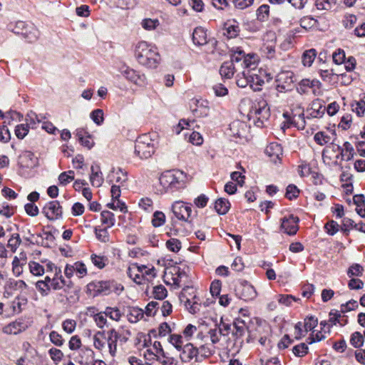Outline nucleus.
Here are the masks:
<instances>
[{
    "mask_svg": "<svg viewBox=\"0 0 365 365\" xmlns=\"http://www.w3.org/2000/svg\"><path fill=\"white\" fill-rule=\"evenodd\" d=\"M135 56L140 64L150 68H155L160 61L157 48L146 41L136 45Z\"/></svg>",
    "mask_w": 365,
    "mask_h": 365,
    "instance_id": "1",
    "label": "nucleus"
},
{
    "mask_svg": "<svg viewBox=\"0 0 365 365\" xmlns=\"http://www.w3.org/2000/svg\"><path fill=\"white\" fill-rule=\"evenodd\" d=\"M73 286L71 280L61 279L60 275L56 277L46 276L43 280L36 282V288L41 296L48 295L51 290L56 291L64 289V291L72 288Z\"/></svg>",
    "mask_w": 365,
    "mask_h": 365,
    "instance_id": "2",
    "label": "nucleus"
},
{
    "mask_svg": "<svg viewBox=\"0 0 365 365\" xmlns=\"http://www.w3.org/2000/svg\"><path fill=\"white\" fill-rule=\"evenodd\" d=\"M250 119L253 118L255 124L259 128L264 126V122L270 117V110L267 101L262 98L252 103L248 113Z\"/></svg>",
    "mask_w": 365,
    "mask_h": 365,
    "instance_id": "3",
    "label": "nucleus"
},
{
    "mask_svg": "<svg viewBox=\"0 0 365 365\" xmlns=\"http://www.w3.org/2000/svg\"><path fill=\"white\" fill-rule=\"evenodd\" d=\"M185 175L182 171L167 170L160 177L161 185L166 190H178L184 187L185 184Z\"/></svg>",
    "mask_w": 365,
    "mask_h": 365,
    "instance_id": "4",
    "label": "nucleus"
},
{
    "mask_svg": "<svg viewBox=\"0 0 365 365\" xmlns=\"http://www.w3.org/2000/svg\"><path fill=\"white\" fill-rule=\"evenodd\" d=\"M155 152L154 140L150 134L145 133L140 135L135 145V154L140 159H148Z\"/></svg>",
    "mask_w": 365,
    "mask_h": 365,
    "instance_id": "5",
    "label": "nucleus"
},
{
    "mask_svg": "<svg viewBox=\"0 0 365 365\" xmlns=\"http://www.w3.org/2000/svg\"><path fill=\"white\" fill-rule=\"evenodd\" d=\"M171 209L176 218L185 222H189L192 213L191 205L182 201H175L172 205Z\"/></svg>",
    "mask_w": 365,
    "mask_h": 365,
    "instance_id": "6",
    "label": "nucleus"
},
{
    "mask_svg": "<svg viewBox=\"0 0 365 365\" xmlns=\"http://www.w3.org/2000/svg\"><path fill=\"white\" fill-rule=\"evenodd\" d=\"M42 212L48 220L53 221L62 217L63 210L58 200H53L44 205Z\"/></svg>",
    "mask_w": 365,
    "mask_h": 365,
    "instance_id": "7",
    "label": "nucleus"
},
{
    "mask_svg": "<svg viewBox=\"0 0 365 365\" xmlns=\"http://www.w3.org/2000/svg\"><path fill=\"white\" fill-rule=\"evenodd\" d=\"M232 327L233 329L232 330V334L236 342H238L240 340H241L246 331H247L249 334L247 338V342L250 343L254 340V338L252 336L244 320L235 319L233 321Z\"/></svg>",
    "mask_w": 365,
    "mask_h": 365,
    "instance_id": "8",
    "label": "nucleus"
},
{
    "mask_svg": "<svg viewBox=\"0 0 365 365\" xmlns=\"http://www.w3.org/2000/svg\"><path fill=\"white\" fill-rule=\"evenodd\" d=\"M121 74L130 83L138 86H143L146 83L145 76L138 71L129 67L122 68Z\"/></svg>",
    "mask_w": 365,
    "mask_h": 365,
    "instance_id": "9",
    "label": "nucleus"
},
{
    "mask_svg": "<svg viewBox=\"0 0 365 365\" xmlns=\"http://www.w3.org/2000/svg\"><path fill=\"white\" fill-rule=\"evenodd\" d=\"M149 344H151V339L150 336L148 341L145 340L144 343V346L147 347L146 351L144 352V357L146 360L152 361L158 359L159 355L165 356V352L160 341H155L151 347Z\"/></svg>",
    "mask_w": 365,
    "mask_h": 365,
    "instance_id": "10",
    "label": "nucleus"
},
{
    "mask_svg": "<svg viewBox=\"0 0 365 365\" xmlns=\"http://www.w3.org/2000/svg\"><path fill=\"white\" fill-rule=\"evenodd\" d=\"M236 294L245 301L254 299L257 297L255 287L247 281H242L235 289Z\"/></svg>",
    "mask_w": 365,
    "mask_h": 365,
    "instance_id": "11",
    "label": "nucleus"
},
{
    "mask_svg": "<svg viewBox=\"0 0 365 365\" xmlns=\"http://www.w3.org/2000/svg\"><path fill=\"white\" fill-rule=\"evenodd\" d=\"M88 292L93 296L98 294L107 295L111 291L110 282L108 281H96L87 285Z\"/></svg>",
    "mask_w": 365,
    "mask_h": 365,
    "instance_id": "12",
    "label": "nucleus"
},
{
    "mask_svg": "<svg viewBox=\"0 0 365 365\" xmlns=\"http://www.w3.org/2000/svg\"><path fill=\"white\" fill-rule=\"evenodd\" d=\"M299 218L291 215L282 219L281 228L289 235H294L298 230Z\"/></svg>",
    "mask_w": 365,
    "mask_h": 365,
    "instance_id": "13",
    "label": "nucleus"
},
{
    "mask_svg": "<svg viewBox=\"0 0 365 365\" xmlns=\"http://www.w3.org/2000/svg\"><path fill=\"white\" fill-rule=\"evenodd\" d=\"M28 328L27 322L23 319H18L9 323L3 328V331L7 334H18Z\"/></svg>",
    "mask_w": 365,
    "mask_h": 365,
    "instance_id": "14",
    "label": "nucleus"
},
{
    "mask_svg": "<svg viewBox=\"0 0 365 365\" xmlns=\"http://www.w3.org/2000/svg\"><path fill=\"white\" fill-rule=\"evenodd\" d=\"M180 358L182 362L188 363L194 358H197L199 354V349L194 346L192 344L187 343L182 346L180 351Z\"/></svg>",
    "mask_w": 365,
    "mask_h": 365,
    "instance_id": "15",
    "label": "nucleus"
},
{
    "mask_svg": "<svg viewBox=\"0 0 365 365\" xmlns=\"http://www.w3.org/2000/svg\"><path fill=\"white\" fill-rule=\"evenodd\" d=\"M229 130L230 135L242 138L246 137L248 127L245 122L237 120L230 124Z\"/></svg>",
    "mask_w": 365,
    "mask_h": 365,
    "instance_id": "16",
    "label": "nucleus"
},
{
    "mask_svg": "<svg viewBox=\"0 0 365 365\" xmlns=\"http://www.w3.org/2000/svg\"><path fill=\"white\" fill-rule=\"evenodd\" d=\"M264 152L270 160L276 163L281 160L283 150L279 143H271L266 147Z\"/></svg>",
    "mask_w": 365,
    "mask_h": 365,
    "instance_id": "17",
    "label": "nucleus"
},
{
    "mask_svg": "<svg viewBox=\"0 0 365 365\" xmlns=\"http://www.w3.org/2000/svg\"><path fill=\"white\" fill-rule=\"evenodd\" d=\"M224 35L229 38L237 37L240 31L239 23L235 20H228L224 24Z\"/></svg>",
    "mask_w": 365,
    "mask_h": 365,
    "instance_id": "18",
    "label": "nucleus"
},
{
    "mask_svg": "<svg viewBox=\"0 0 365 365\" xmlns=\"http://www.w3.org/2000/svg\"><path fill=\"white\" fill-rule=\"evenodd\" d=\"M277 87L286 89L294 82V75L291 71H282L277 76Z\"/></svg>",
    "mask_w": 365,
    "mask_h": 365,
    "instance_id": "19",
    "label": "nucleus"
},
{
    "mask_svg": "<svg viewBox=\"0 0 365 365\" xmlns=\"http://www.w3.org/2000/svg\"><path fill=\"white\" fill-rule=\"evenodd\" d=\"M261 74L262 72L259 70L250 71V87L255 91H260L261 86L264 83V77Z\"/></svg>",
    "mask_w": 365,
    "mask_h": 365,
    "instance_id": "20",
    "label": "nucleus"
},
{
    "mask_svg": "<svg viewBox=\"0 0 365 365\" xmlns=\"http://www.w3.org/2000/svg\"><path fill=\"white\" fill-rule=\"evenodd\" d=\"M116 336L117 331L113 328L106 332V344L112 356H114L117 351L118 339Z\"/></svg>",
    "mask_w": 365,
    "mask_h": 365,
    "instance_id": "21",
    "label": "nucleus"
},
{
    "mask_svg": "<svg viewBox=\"0 0 365 365\" xmlns=\"http://www.w3.org/2000/svg\"><path fill=\"white\" fill-rule=\"evenodd\" d=\"M39 31L34 24H27L21 36L29 43H33L37 41L39 37Z\"/></svg>",
    "mask_w": 365,
    "mask_h": 365,
    "instance_id": "22",
    "label": "nucleus"
},
{
    "mask_svg": "<svg viewBox=\"0 0 365 365\" xmlns=\"http://www.w3.org/2000/svg\"><path fill=\"white\" fill-rule=\"evenodd\" d=\"M192 41L197 46H203L207 43V33L202 27L195 29L192 33Z\"/></svg>",
    "mask_w": 365,
    "mask_h": 365,
    "instance_id": "23",
    "label": "nucleus"
},
{
    "mask_svg": "<svg viewBox=\"0 0 365 365\" xmlns=\"http://www.w3.org/2000/svg\"><path fill=\"white\" fill-rule=\"evenodd\" d=\"M185 306L191 314H196L200 311L202 302L200 297L195 295L192 299H186Z\"/></svg>",
    "mask_w": 365,
    "mask_h": 365,
    "instance_id": "24",
    "label": "nucleus"
},
{
    "mask_svg": "<svg viewBox=\"0 0 365 365\" xmlns=\"http://www.w3.org/2000/svg\"><path fill=\"white\" fill-rule=\"evenodd\" d=\"M90 181L93 186L100 187L103 182V174L98 165L91 166V174L90 175Z\"/></svg>",
    "mask_w": 365,
    "mask_h": 365,
    "instance_id": "25",
    "label": "nucleus"
},
{
    "mask_svg": "<svg viewBox=\"0 0 365 365\" xmlns=\"http://www.w3.org/2000/svg\"><path fill=\"white\" fill-rule=\"evenodd\" d=\"M143 309L136 307H129L126 309L127 319L131 323L138 322L143 317Z\"/></svg>",
    "mask_w": 365,
    "mask_h": 365,
    "instance_id": "26",
    "label": "nucleus"
},
{
    "mask_svg": "<svg viewBox=\"0 0 365 365\" xmlns=\"http://www.w3.org/2000/svg\"><path fill=\"white\" fill-rule=\"evenodd\" d=\"M237 68L233 64V62L226 61L224 62L220 68V73L222 78L230 79L231 78L235 71H237Z\"/></svg>",
    "mask_w": 365,
    "mask_h": 365,
    "instance_id": "27",
    "label": "nucleus"
},
{
    "mask_svg": "<svg viewBox=\"0 0 365 365\" xmlns=\"http://www.w3.org/2000/svg\"><path fill=\"white\" fill-rule=\"evenodd\" d=\"M93 346L99 350L103 351L106 347V332L98 331L93 336Z\"/></svg>",
    "mask_w": 365,
    "mask_h": 365,
    "instance_id": "28",
    "label": "nucleus"
},
{
    "mask_svg": "<svg viewBox=\"0 0 365 365\" xmlns=\"http://www.w3.org/2000/svg\"><path fill=\"white\" fill-rule=\"evenodd\" d=\"M108 178H112L109 180L110 182L115 181L118 184L117 185L120 186H123L128 180L127 173L123 171L120 168H118L115 171L113 170L112 173L109 175Z\"/></svg>",
    "mask_w": 365,
    "mask_h": 365,
    "instance_id": "29",
    "label": "nucleus"
},
{
    "mask_svg": "<svg viewBox=\"0 0 365 365\" xmlns=\"http://www.w3.org/2000/svg\"><path fill=\"white\" fill-rule=\"evenodd\" d=\"M21 165L24 168H33L36 166L37 163V158L31 151L24 152L21 156Z\"/></svg>",
    "mask_w": 365,
    "mask_h": 365,
    "instance_id": "30",
    "label": "nucleus"
},
{
    "mask_svg": "<svg viewBox=\"0 0 365 365\" xmlns=\"http://www.w3.org/2000/svg\"><path fill=\"white\" fill-rule=\"evenodd\" d=\"M214 207L219 215H225L230 208V203L228 200L220 197L215 201Z\"/></svg>",
    "mask_w": 365,
    "mask_h": 365,
    "instance_id": "31",
    "label": "nucleus"
},
{
    "mask_svg": "<svg viewBox=\"0 0 365 365\" xmlns=\"http://www.w3.org/2000/svg\"><path fill=\"white\" fill-rule=\"evenodd\" d=\"M250 70H243L242 72L237 74L236 83L240 88H245L250 86Z\"/></svg>",
    "mask_w": 365,
    "mask_h": 365,
    "instance_id": "32",
    "label": "nucleus"
},
{
    "mask_svg": "<svg viewBox=\"0 0 365 365\" xmlns=\"http://www.w3.org/2000/svg\"><path fill=\"white\" fill-rule=\"evenodd\" d=\"M101 222L105 227L110 228L115 225L114 214L110 211L104 210L101 213Z\"/></svg>",
    "mask_w": 365,
    "mask_h": 365,
    "instance_id": "33",
    "label": "nucleus"
},
{
    "mask_svg": "<svg viewBox=\"0 0 365 365\" xmlns=\"http://www.w3.org/2000/svg\"><path fill=\"white\" fill-rule=\"evenodd\" d=\"M317 56V51L312 48L304 52L302 58V63L304 66H311Z\"/></svg>",
    "mask_w": 365,
    "mask_h": 365,
    "instance_id": "34",
    "label": "nucleus"
},
{
    "mask_svg": "<svg viewBox=\"0 0 365 365\" xmlns=\"http://www.w3.org/2000/svg\"><path fill=\"white\" fill-rule=\"evenodd\" d=\"M257 19L258 21H266L269 16V6L267 4L261 5L256 11Z\"/></svg>",
    "mask_w": 365,
    "mask_h": 365,
    "instance_id": "35",
    "label": "nucleus"
},
{
    "mask_svg": "<svg viewBox=\"0 0 365 365\" xmlns=\"http://www.w3.org/2000/svg\"><path fill=\"white\" fill-rule=\"evenodd\" d=\"M240 67L244 68V70H250L251 71L257 70L256 60L254 56L247 55L241 63Z\"/></svg>",
    "mask_w": 365,
    "mask_h": 365,
    "instance_id": "36",
    "label": "nucleus"
},
{
    "mask_svg": "<svg viewBox=\"0 0 365 365\" xmlns=\"http://www.w3.org/2000/svg\"><path fill=\"white\" fill-rule=\"evenodd\" d=\"M140 25L145 30L153 31L160 26V21L158 19L145 18L142 20Z\"/></svg>",
    "mask_w": 365,
    "mask_h": 365,
    "instance_id": "37",
    "label": "nucleus"
},
{
    "mask_svg": "<svg viewBox=\"0 0 365 365\" xmlns=\"http://www.w3.org/2000/svg\"><path fill=\"white\" fill-rule=\"evenodd\" d=\"M26 125H28L29 128H35L36 125L41 121V118L34 111H29L26 116Z\"/></svg>",
    "mask_w": 365,
    "mask_h": 365,
    "instance_id": "38",
    "label": "nucleus"
},
{
    "mask_svg": "<svg viewBox=\"0 0 365 365\" xmlns=\"http://www.w3.org/2000/svg\"><path fill=\"white\" fill-rule=\"evenodd\" d=\"M168 341L178 351H181V349H182V346H184L182 336L180 334H170L168 339Z\"/></svg>",
    "mask_w": 365,
    "mask_h": 365,
    "instance_id": "39",
    "label": "nucleus"
},
{
    "mask_svg": "<svg viewBox=\"0 0 365 365\" xmlns=\"http://www.w3.org/2000/svg\"><path fill=\"white\" fill-rule=\"evenodd\" d=\"M58 183L61 186H66L74 180V171L68 170L61 173L58 176Z\"/></svg>",
    "mask_w": 365,
    "mask_h": 365,
    "instance_id": "40",
    "label": "nucleus"
},
{
    "mask_svg": "<svg viewBox=\"0 0 365 365\" xmlns=\"http://www.w3.org/2000/svg\"><path fill=\"white\" fill-rule=\"evenodd\" d=\"M104 314L110 319L118 322L121 318V312L118 307H107L105 309Z\"/></svg>",
    "mask_w": 365,
    "mask_h": 365,
    "instance_id": "41",
    "label": "nucleus"
},
{
    "mask_svg": "<svg viewBox=\"0 0 365 365\" xmlns=\"http://www.w3.org/2000/svg\"><path fill=\"white\" fill-rule=\"evenodd\" d=\"M108 227H96L94 229V232L96 234V238L101 242H107L109 241V233L108 231Z\"/></svg>",
    "mask_w": 365,
    "mask_h": 365,
    "instance_id": "42",
    "label": "nucleus"
},
{
    "mask_svg": "<svg viewBox=\"0 0 365 365\" xmlns=\"http://www.w3.org/2000/svg\"><path fill=\"white\" fill-rule=\"evenodd\" d=\"M92 263L98 269H103L108 262V258L105 256L92 254L91 256Z\"/></svg>",
    "mask_w": 365,
    "mask_h": 365,
    "instance_id": "43",
    "label": "nucleus"
},
{
    "mask_svg": "<svg viewBox=\"0 0 365 365\" xmlns=\"http://www.w3.org/2000/svg\"><path fill=\"white\" fill-rule=\"evenodd\" d=\"M364 269L359 264L355 263L349 267L347 271L349 277H361L363 274Z\"/></svg>",
    "mask_w": 365,
    "mask_h": 365,
    "instance_id": "44",
    "label": "nucleus"
},
{
    "mask_svg": "<svg viewBox=\"0 0 365 365\" xmlns=\"http://www.w3.org/2000/svg\"><path fill=\"white\" fill-rule=\"evenodd\" d=\"M336 4V0H316L315 6L319 10H329Z\"/></svg>",
    "mask_w": 365,
    "mask_h": 365,
    "instance_id": "45",
    "label": "nucleus"
},
{
    "mask_svg": "<svg viewBox=\"0 0 365 365\" xmlns=\"http://www.w3.org/2000/svg\"><path fill=\"white\" fill-rule=\"evenodd\" d=\"M29 267L30 272L34 276H41L45 272L43 267L38 262H30Z\"/></svg>",
    "mask_w": 365,
    "mask_h": 365,
    "instance_id": "46",
    "label": "nucleus"
},
{
    "mask_svg": "<svg viewBox=\"0 0 365 365\" xmlns=\"http://www.w3.org/2000/svg\"><path fill=\"white\" fill-rule=\"evenodd\" d=\"M246 56H247V55H245V52L242 50L237 48L232 54L230 61L233 62V64L235 66V64H237V66H240L241 63L242 62V61L244 60V58Z\"/></svg>",
    "mask_w": 365,
    "mask_h": 365,
    "instance_id": "47",
    "label": "nucleus"
},
{
    "mask_svg": "<svg viewBox=\"0 0 365 365\" xmlns=\"http://www.w3.org/2000/svg\"><path fill=\"white\" fill-rule=\"evenodd\" d=\"M153 294L155 299L162 300L167 297L168 291L163 285H158L153 288Z\"/></svg>",
    "mask_w": 365,
    "mask_h": 365,
    "instance_id": "48",
    "label": "nucleus"
},
{
    "mask_svg": "<svg viewBox=\"0 0 365 365\" xmlns=\"http://www.w3.org/2000/svg\"><path fill=\"white\" fill-rule=\"evenodd\" d=\"M27 24H26L24 21H19L16 22L14 25H13L12 24H10L9 25V30L14 32V34L21 35L22 33L24 32V29H26Z\"/></svg>",
    "mask_w": 365,
    "mask_h": 365,
    "instance_id": "49",
    "label": "nucleus"
},
{
    "mask_svg": "<svg viewBox=\"0 0 365 365\" xmlns=\"http://www.w3.org/2000/svg\"><path fill=\"white\" fill-rule=\"evenodd\" d=\"M215 326L219 329L220 334H221L222 336H228L231 331L232 324L224 322L222 318L220 319L219 323H216Z\"/></svg>",
    "mask_w": 365,
    "mask_h": 365,
    "instance_id": "50",
    "label": "nucleus"
},
{
    "mask_svg": "<svg viewBox=\"0 0 365 365\" xmlns=\"http://www.w3.org/2000/svg\"><path fill=\"white\" fill-rule=\"evenodd\" d=\"M311 80L308 78L302 79L297 86V91L300 94L307 93L309 89L311 88Z\"/></svg>",
    "mask_w": 365,
    "mask_h": 365,
    "instance_id": "51",
    "label": "nucleus"
},
{
    "mask_svg": "<svg viewBox=\"0 0 365 365\" xmlns=\"http://www.w3.org/2000/svg\"><path fill=\"white\" fill-rule=\"evenodd\" d=\"M308 346L304 343H301L294 346L292 349L293 354L298 357H302L308 353Z\"/></svg>",
    "mask_w": 365,
    "mask_h": 365,
    "instance_id": "52",
    "label": "nucleus"
},
{
    "mask_svg": "<svg viewBox=\"0 0 365 365\" xmlns=\"http://www.w3.org/2000/svg\"><path fill=\"white\" fill-rule=\"evenodd\" d=\"M91 118L98 125L103 123V111L101 109H96L91 113Z\"/></svg>",
    "mask_w": 365,
    "mask_h": 365,
    "instance_id": "53",
    "label": "nucleus"
},
{
    "mask_svg": "<svg viewBox=\"0 0 365 365\" xmlns=\"http://www.w3.org/2000/svg\"><path fill=\"white\" fill-rule=\"evenodd\" d=\"M107 317L104 312H101L94 314L93 319L96 326L100 329H103L107 324Z\"/></svg>",
    "mask_w": 365,
    "mask_h": 365,
    "instance_id": "54",
    "label": "nucleus"
},
{
    "mask_svg": "<svg viewBox=\"0 0 365 365\" xmlns=\"http://www.w3.org/2000/svg\"><path fill=\"white\" fill-rule=\"evenodd\" d=\"M299 193L298 187L293 184H290L287 187L285 197L289 200L295 199L298 197Z\"/></svg>",
    "mask_w": 365,
    "mask_h": 365,
    "instance_id": "55",
    "label": "nucleus"
},
{
    "mask_svg": "<svg viewBox=\"0 0 365 365\" xmlns=\"http://www.w3.org/2000/svg\"><path fill=\"white\" fill-rule=\"evenodd\" d=\"M364 342V336L359 331L354 332L350 339V343L354 347L362 346Z\"/></svg>",
    "mask_w": 365,
    "mask_h": 365,
    "instance_id": "56",
    "label": "nucleus"
},
{
    "mask_svg": "<svg viewBox=\"0 0 365 365\" xmlns=\"http://www.w3.org/2000/svg\"><path fill=\"white\" fill-rule=\"evenodd\" d=\"M165 221V216L163 212L156 211L153 214L152 224L154 227H158L163 225Z\"/></svg>",
    "mask_w": 365,
    "mask_h": 365,
    "instance_id": "57",
    "label": "nucleus"
},
{
    "mask_svg": "<svg viewBox=\"0 0 365 365\" xmlns=\"http://www.w3.org/2000/svg\"><path fill=\"white\" fill-rule=\"evenodd\" d=\"M21 240L19 234H13L8 241L7 246L11 248L12 252H15L20 245Z\"/></svg>",
    "mask_w": 365,
    "mask_h": 365,
    "instance_id": "58",
    "label": "nucleus"
},
{
    "mask_svg": "<svg viewBox=\"0 0 365 365\" xmlns=\"http://www.w3.org/2000/svg\"><path fill=\"white\" fill-rule=\"evenodd\" d=\"M318 324V319L317 318H315L314 317H307L304 319V331L305 332H308L309 331H312L313 329H314Z\"/></svg>",
    "mask_w": 365,
    "mask_h": 365,
    "instance_id": "59",
    "label": "nucleus"
},
{
    "mask_svg": "<svg viewBox=\"0 0 365 365\" xmlns=\"http://www.w3.org/2000/svg\"><path fill=\"white\" fill-rule=\"evenodd\" d=\"M29 130L28 125L20 124L16 126L15 135L19 139H23L28 134Z\"/></svg>",
    "mask_w": 365,
    "mask_h": 365,
    "instance_id": "60",
    "label": "nucleus"
},
{
    "mask_svg": "<svg viewBox=\"0 0 365 365\" xmlns=\"http://www.w3.org/2000/svg\"><path fill=\"white\" fill-rule=\"evenodd\" d=\"M76 327V322L73 319H66L62 323V328L68 334H72Z\"/></svg>",
    "mask_w": 365,
    "mask_h": 365,
    "instance_id": "61",
    "label": "nucleus"
},
{
    "mask_svg": "<svg viewBox=\"0 0 365 365\" xmlns=\"http://www.w3.org/2000/svg\"><path fill=\"white\" fill-rule=\"evenodd\" d=\"M50 341L57 346H62L64 344V340L62 336L56 331H51L49 334Z\"/></svg>",
    "mask_w": 365,
    "mask_h": 365,
    "instance_id": "62",
    "label": "nucleus"
},
{
    "mask_svg": "<svg viewBox=\"0 0 365 365\" xmlns=\"http://www.w3.org/2000/svg\"><path fill=\"white\" fill-rule=\"evenodd\" d=\"M339 224L334 220L329 221L324 225L327 232L331 236L334 235L339 231Z\"/></svg>",
    "mask_w": 365,
    "mask_h": 365,
    "instance_id": "63",
    "label": "nucleus"
},
{
    "mask_svg": "<svg viewBox=\"0 0 365 365\" xmlns=\"http://www.w3.org/2000/svg\"><path fill=\"white\" fill-rule=\"evenodd\" d=\"M207 334L210 336L212 344H217L220 341V337L222 336V335L220 334L219 329L216 326L215 328L210 329Z\"/></svg>",
    "mask_w": 365,
    "mask_h": 365,
    "instance_id": "64",
    "label": "nucleus"
}]
</instances>
